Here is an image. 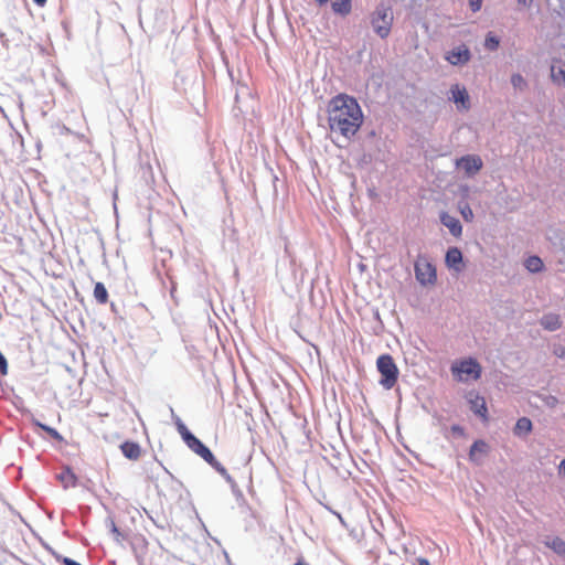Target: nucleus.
Masks as SVG:
<instances>
[{
    "mask_svg": "<svg viewBox=\"0 0 565 565\" xmlns=\"http://www.w3.org/2000/svg\"><path fill=\"white\" fill-rule=\"evenodd\" d=\"M446 60L452 65L465 64L470 60V51L465 45L458 46L448 52Z\"/></svg>",
    "mask_w": 565,
    "mask_h": 565,
    "instance_id": "obj_8",
    "label": "nucleus"
},
{
    "mask_svg": "<svg viewBox=\"0 0 565 565\" xmlns=\"http://www.w3.org/2000/svg\"><path fill=\"white\" fill-rule=\"evenodd\" d=\"M418 562V565H430L429 561L427 558H424V557H419L417 559Z\"/></svg>",
    "mask_w": 565,
    "mask_h": 565,
    "instance_id": "obj_31",
    "label": "nucleus"
},
{
    "mask_svg": "<svg viewBox=\"0 0 565 565\" xmlns=\"http://www.w3.org/2000/svg\"><path fill=\"white\" fill-rule=\"evenodd\" d=\"M565 353V350L564 349H561V353H558L559 356H563Z\"/></svg>",
    "mask_w": 565,
    "mask_h": 565,
    "instance_id": "obj_37",
    "label": "nucleus"
},
{
    "mask_svg": "<svg viewBox=\"0 0 565 565\" xmlns=\"http://www.w3.org/2000/svg\"><path fill=\"white\" fill-rule=\"evenodd\" d=\"M546 545L555 553L565 556V541L561 537H554L551 542H547Z\"/></svg>",
    "mask_w": 565,
    "mask_h": 565,
    "instance_id": "obj_22",
    "label": "nucleus"
},
{
    "mask_svg": "<svg viewBox=\"0 0 565 565\" xmlns=\"http://www.w3.org/2000/svg\"><path fill=\"white\" fill-rule=\"evenodd\" d=\"M457 166L461 167L466 174L471 177L481 170L483 163L479 156L467 154L457 160Z\"/></svg>",
    "mask_w": 565,
    "mask_h": 565,
    "instance_id": "obj_7",
    "label": "nucleus"
},
{
    "mask_svg": "<svg viewBox=\"0 0 565 565\" xmlns=\"http://www.w3.org/2000/svg\"><path fill=\"white\" fill-rule=\"evenodd\" d=\"M184 443L193 452L204 459L216 471L222 475L226 473V469L221 465L220 461L216 460L212 451L193 434L189 435Z\"/></svg>",
    "mask_w": 565,
    "mask_h": 565,
    "instance_id": "obj_5",
    "label": "nucleus"
},
{
    "mask_svg": "<svg viewBox=\"0 0 565 565\" xmlns=\"http://www.w3.org/2000/svg\"><path fill=\"white\" fill-rule=\"evenodd\" d=\"M332 9L335 13L348 14L351 11V0H333Z\"/></svg>",
    "mask_w": 565,
    "mask_h": 565,
    "instance_id": "obj_20",
    "label": "nucleus"
},
{
    "mask_svg": "<svg viewBox=\"0 0 565 565\" xmlns=\"http://www.w3.org/2000/svg\"><path fill=\"white\" fill-rule=\"evenodd\" d=\"M452 430H454V431H460V433H461V431H462V428H460L459 426H454V427H452Z\"/></svg>",
    "mask_w": 565,
    "mask_h": 565,
    "instance_id": "obj_36",
    "label": "nucleus"
},
{
    "mask_svg": "<svg viewBox=\"0 0 565 565\" xmlns=\"http://www.w3.org/2000/svg\"><path fill=\"white\" fill-rule=\"evenodd\" d=\"M462 262V254L459 248L451 247L446 253V264L449 267H454L456 269H459L457 266L461 264Z\"/></svg>",
    "mask_w": 565,
    "mask_h": 565,
    "instance_id": "obj_14",
    "label": "nucleus"
},
{
    "mask_svg": "<svg viewBox=\"0 0 565 565\" xmlns=\"http://www.w3.org/2000/svg\"><path fill=\"white\" fill-rule=\"evenodd\" d=\"M532 430V422L527 417H521L518 419L515 427H514V434L515 435H522V434H529Z\"/></svg>",
    "mask_w": 565,
    "mask_h": 565,
    "instance_id": "obj_18",
    "label": "nucleus"
},
{
    "mask_svg": "<svg viewBox=\"0 0 565 565\" xmlns=\"http://www.w3.org/2000/svg\"><path fill=\"white\" fill-rule=\"evenodd\" d=\"M328 122L331 131L345 138L353 137L363 124V113L355 98L339 94L328 104Z\"/></svg>",
    "mask_w": 565,
    "mask_h": 565,
    "instance_id": "obj_1",
    "label": "nucleus"
},
{
    "mask_svg": "<svg viewBox=\"0 0 565 565\" xmlns=\"http://www.w3.org/2000/svg\"><path fill=\"white\" fill-rule=\"evenodd\" d=\"M33 2L39 7H44L47 0H33Z\"/></svg>",
    "mask_w": 565,
    "mask_h": 565,
    "instance_id": "obj_32",
    "label": "nucleus"
},
{
    "mask_svg": "<svg viewBox=\"0 0 565 565\" xmlns=\"http://www.w3.org/2000/svg\"><path fill=\"white\" fill-rule=\"evenodd\" d=\"M460 213L463 217L465 221L467 222H471L473 220V212L471 210V207L469 206V204H465L460 207Z\"/></svg>",
    "mask_w": 565,
    "mask_h": 565,
    "instance_id": "obj_25",
    "label": "nucleus"
},
{
    "mask_svg": "<svg viewBox=\"0 0 565 565\" xmlns=\"http://www.w3.org/2000/svg\"><path fill=\"white\" fill-rule=\"evenodd\" d=\"M499 43V39L490 33L486 38L484 46L490 51H494L498 49Z\"/></svg>",
    "mask_w": 565,
    "mask_h": 565,
    "instance_id": "obj_24",
    "label": "nucleus"
},
{
    "mask_svg": "<svg viewBox=\"0 0 565 565\" xmlns=\"http://www.w3.org/2000/svg\"><path fill=\"white\" fill-rule=\"evenodd\" d=\"M518 2H519L520 4H523V6H525V7H529V6L531 4L532 0H518Z\"/></svg>",
    "mask_w": 565,
    "mask_h": 565,
    "instance_id": "obj_34",
    "label": "nucleus"
},
{
    "mask_svg": "<svg viewBox=\"0 0 565 565\" xmlns=\"http://www.w3.org/2000/svg\"><path fill=\"white\" fill-rule=\"evenodd\" d=\"M377 371L381 374L380 384L391 390L395 386L398 379V369L390 354H382L376 361Z\"/></svg>",
    "mask_w": 565,
    "mask_h": 565,
    "instance_id": "obj_2",
    "label": "nucleus"
},
{
    "mask_svg": "<svg viewBox=\"0 0 565 565\" xmlns=\"http://www.w3.org/2000/svg\"><path fill=\"white\" fill-rule=\"evenodd\" d=\"M511 84L513 85V87L515 89H519V90H524L527 86L526 84V81L524 79V77L521 75V74H513L511 76Z\"/></svg>",
    "mask_w": 565,
    "mask_h": 565,
    "instance_id": "obj_23",
    "label": "nucleus"
},
{
    "mask_svg": "<svg viewBox=\"0 0 565 565\" xmlns=\"http://www.w3.org/2000/svg\"><path fill=\"white\" fill-rule=\"evenodd\" d=\"M416 279L422 285H433L436 282V268L426 259H418L415 263Z\"/></svg>",
    "mask_w": 565,
    "mask_h": 565,
    "instance_id": "obj_6",
    "label": "nucleus"
},
{
    "mask_svg": "<svg viewBox=\"0 0 565 565\" xmlns=\"http://www.w3.org/2000/svg\"><path fill=\"white\" fill-rule=\"evenodd\" d=\"M451 373L460 382L477 381L481 376V365L472 358L463 359L452 363Z\"/></svg>",
    "mask_w": 565,
    "mask_h": 565,
    "instance_id": "obj_3",
    "label": "nucleus"
},
{
    "mask_svg": "<svg viewBox=\"0 0 565 565\" xmlns=\"http://www.w3.org/2000/svg\"><path fill=\"white\" fill-rule=\"evenodd\" d=\"M440 221L454 236L458 237L461 235L462 226L458 218L449 215L448 213H443L440 215Z\"/></svg>",
    "mask_w": 565,
    "mask_h": 565,
    "instance_id": "obj_11",
    "label": "nucleus"
},
{
    "mask_svg": "<svg viewBox=\"0 0 565 565\" xmlns=\"http://www.w3.org/2000/svg\"><path fill=\"white\" fill-rule=\"evenodd\" d=\"M489 452V445L484 440H476L470 447L469 459L475 463H480V457Z\"/></svg>",
    "mask_w": 565,
    "mask_h": 565,
    "instance_id": "obj_10",
    "label": "nucleus"
},
{
    "mask_svg": "<svg viewBox=\"0 0 565 565\" xmlns=\"http://www.w3.org/2000/svg\"><path fill=\"white\" fill-rule=\"evenodd\" d=\"M371 23L375 33L380 38H387L393 24V12L391 7L385 4L377 6L372 14Z\"/></svg>",
    "mask_w": 565,
    "mask_h": 565,
    "instance_id": "obj_4",
    "label": "nucleus"
},
{
    "mask_svg": "<svg viewBox=\"0 0 565 565\" xmlns=\"http://www.w3.org/2000/svg\"><path fill=\"white\" fill-rule=\"evenodd\" d=\"M470 409L482 418L483 422H488V408L484 397L479 394H471L469 398Z\"/></svg>",
    "mask_w": 565,
    "mask_h": 565,
    "instance_id": "obj_9",
    "label": "nucleus"
},
{
    "mask_svg": "<svg viewBox=\"0 0 565 565\" xmlns=\"http://www.w3.org/2000/svg\"><path fill=\"white\" fill-rule=\"evenodd\" d=\"M551 77L554 83L565 85V71L556 63H553L551 66Z\"/></svg>",
    "mask_w": 565,
    "mask_h": 565,
    "instance_id": "obj_19",
    "label": "nucleus"
},
{
    "mask_svg": "<svg viewBox=\"0 0 565 565\" xmlns=\"http://www.w3.org/2000/svg\"><path fill=\"white\" fill-rule=\"evenodd\" d=\"M543 262L537 256H531L525 260V267L531 273H539L543 269Z\"/></svg>",
    "mask_w": 565,
    "mask_h": 565,
    "instance_id": "obj_21",
    "label": "nucleus"
},
{
    "mask_svg": "<svg viewBox=\"0 0 565 565\" xmlns=\"http://www.w3.org/2000/svg\"><path fill=\"white\" fill-rule=\"evenodd\" d=\"M57 479L61 481L64 488H73L77 483V477L75 473L67 467L64 468L58 475Z\"/></svg>",
    "mask_w": 565,
    "mask_h": 565,
    "instance_id": "obj_13",
    "label": "nucleus"
},
{
    "mask_svg": "<svg viewBox=\"0 0 565 565\" xmlns=\"http://www.w3.org/2000/svg\"><path fill=\"white\" fill-rule=\"evenodd\" d=\"M541 324L543 326L544 329L554 331V330H557L558 328H561L562 323H561L559 316L550 313V315H545L541 319Z\"/></svg>",
    "mask_w": 565,
    "mask_h": 565,
    "instance_id": "obj_16",
    "label": "nucleus"
},
{
    "mask_svg": "<svg viewBox=\"0 0 565 565\" xmlns=\"http://www.w3.org/2000/svg\"><path fill=\"white\" fill-rule=\"evenodd\" d=\"M121 451L125 455V457L136 460L140 457V447L138 444L132 441H126L121 445Z\"/></svg>",
    "mask_w": 565,
    "mask_h": 565,
    "instance_id": "obj_15",
    "label": "nucleus"
},
{
    "mask_svg": "<svg viewBox=\"0 0 565 565\" xmlns=\"http://www.w3.org/2000/svg\"><path fill=\"white\" fill-rule=\"evenodd\" d=\"M295 565H308V564L303 561V558H299V559L296 562V564H295Z\"/></svg>",
    "mask_w": 565,
    "mask_h": 565,
    "instance_id": "obj_35",
    "label": "nucleus"
},
{
    "mask_svg": "<svg viewBox=\"0 0 565 565\" xmlns=\"http://www.w3.org/2000/svg\"><path fill=\"white\" fill-rule=\"evenodd\" d=\"M94 297L100 305L108 302V291L103 282H96L94 286Z\"/></svg>",
    "mask_w": 565,
    "mask_h": 565,
    "instance_id": "obj_17",
    "label": "nucleus"
},
{
    "mask_svg": "<svg viewBox=\"0 0 565 565\" xmlns=\"http://www.w3.org/2000/svg\"><path fill=\"white\" fill-rule=\"evenodd\" d=\"M63 564H64V565H81L79 563H77V562H75L74 559L68 558V557H64V559H63Z\"/></svg>",
    "mask_w": 565,
    "mask_h": 565,
    "instance_id": "obj_30",
    "label": "nucleus"
},
{
    "mask_svg": "<svg viewBox=\"0 0 565 565\" xmlns=\"http://www.w3.org/2000/svg\"><path fill=\"white\" fill-rule=\"evenodd\" d=\"M9 370L8 361L4 355L0 352V373L7 375Z\"/></svg>",
    "mask_w": 565,
    "mask_h": 565,
    "instance_id": "obj_27",
    "label": "nucleus"
},
{
    "mask_svg": "<svg viewBox=\"0 0 565 565\" xmlns=\"http://www.w3.org/2000/svg\"><path fill=\"white\" fill-rule=\"evenodd\" d=\"M483 0H469L470 8L473 12H477L481 9Z\"/></svg>",
    "mask_w": 565,
    "mask_h": 565,
    "instance_id": "obj_29",
    "label": "nucleus"
},
{
    "mask_svg": "<svg viewBox=\"0 0 565 565\" xmlns=\"http://www.w3.org/2000/svg\"><path fill=\"white\" fill-rule=\"evenodd\" d=\"M559 473L565 476V459L559 465Z\"/></svg>",
    "mask_w": 565,
    "mask_h": 565,
    "instance_id": "obj_33",
    "label": "nucleus"
},
{
    "mask_svg": "<svg viewBox=\"0 0 565 565\" xmlns=\"http://www.w3.org/2000/svg\"><path fill=\"white\" fill-rule=\"evenodd\" d=\"M319 3H326L328 0H317Z\"/></svg>",
    "mask_w": 565,
    "mask_h": 565,
    "instance_id": "obj_38",
    "label": "nucleus"
},
{
    "mask_svg": "<svg viewBox=\"0 0 565 565\" xmlns=\"http://www.w3.org/2000/svg\"><path fill=\"white\" fill-rule=\"evenodd\" d=\"M178 431L181 435L183 441L186 440L189 435H192V433L182 423H178Z\"/></svg>",
    "mask_w": 565,
    "mask_h": 565,
    "instance_id": "obj_28",
    "label": "nucleus"
},
{
    "mask_svg": "<svg viewBox=\"0 0 565 565\" xmlns=\"http://www.w3.org/2000/svg\"><path fill=\"white\" fill-rule=\"evenodd\" d=\"M40 427L44 431H46L53 439H55L57 441H62L63 440V437L61 436V434L55 428H52V427L46 426V425H40Z\"/></svg>",
    "mask_w": 565,
    "mask_h": 565,
    "instance_id": "obj_26",
    "label": "nucleus"
},
{
    "mask_svg": "<svg viewBox=\"0 0 565 565\" xmlns=\"http://www.w3.org/2000/svg\"><path fill=\"white\" fill-rule=\"evenodd\" d=\"M451 95H452V100L457 105H461V107L463 109L469 108V95H468L466 88L460 87L459 85H454L451 87Z\"/></svg>",
    "mask_w": 565,
    "mask_h": 565,
    "instance_id": "obj_12",
    "label": "nucleus"
}]
</instances>
